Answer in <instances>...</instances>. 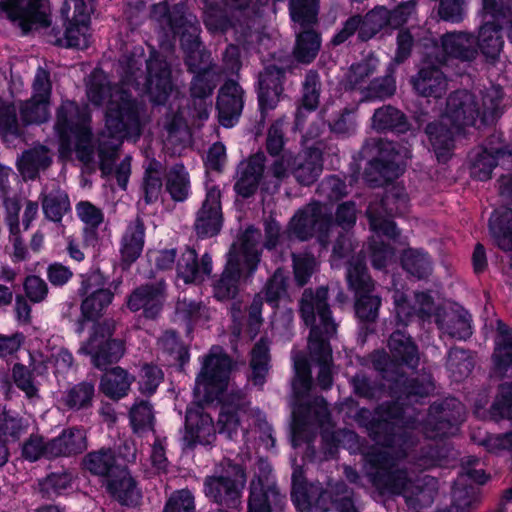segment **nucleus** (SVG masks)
<instances>
[{
	"mask_svg": "<svg viewBox=\"0 0 512 512\" xmlns=\"http://www.w3.org/2000/svg\"><path fill=\"white\" fill-rule=\"evenodd\" d=\"M434 388L429 374L423 375L421 379L397 376L390 388L396 400L379 405L367 426L369 436L385 448L400 447L399 456L407 457L409 449L415 445L409 429L414 427L416 421L412 416H406L404 406L420 402L421 399L428 397Z\"/></svg>",
	"mask_w": 512,
	"mask_h": 512,
	"instance_id": "1",
	"label": "nucleus"
},
{
	"mask_svg": "<svg viewBox=\"0 0 512 512\" xmlns=\"http://www.w3.org/2000/svg\"><path fill=\"white\" fill-rule=\"evenodd\" d=\"M328 299V288L318 287L315 291L307 288L299 300V313L304 324L310 328L307 350L310 360L319 366L317 384L323 390L332 387L333 365L330 341L337 334V324L332 317Z\"/></svg>",
	"mask_w": 512,
	"mask_h": 512,
	"instance_id": "2",
	"label": "nucleus"
},
{
	"mask_svg": "<svg viewBox=\"0 0 512 512\" xmlns=\"http://www.w3.org/2000/svg\"><path fill=\"white\" fill-rule=\"evenodd\" d=\"M400 447L394 449H374L364 457L369 465L367 475L371 483L381 492L403 495L406 503L414 509L430 506L434 498V490L414 485L405 468L398 466Z\"/></svg>",
	"mask_w": 512,
	"mask_h": 512,
	"instance_id": "3",
	"label": "nucleus"
},
{
	"mask_svg": "<svg viewBox=\"0 0 512 512\" xmlns=\"http://www.w3.org/2000/svg\"><path fill=\"white\" fill-rule=\"evenodd\" d=\"M295 376L292 381L294 402L292 408V435L293 445L298 441L310 442L316 428L329 422L330 412L323 397H317L311 402L303 399L309 394L312 387V375L308 359L302 352L292 355Z\"/></svg>",
	"mask_w": 512,
	"mask_h": 512,
	"instance_id": "4",
	"label": "nucleus"
},
{
	"mask_svg": "<svg viewBox=\"0 0 512 512\" xmlns=\"http://www.w3.org/2000/svg\"><path fill=\"white\" fill-rule=\"evenodd\" d=\"M82 467L90 474L104 479L107 492L121 505L137 506L142 498L135 479L126 465L118 461L115 451L102 447L82 458Z\"/></svg>",
	"mask_w": 512,
	"mask_h": 512,
	"instance_id": "5",
	"label": "nucleus"
},
{
	"mask_svg": "<svg viewBox=\"0 0 512 512\" xmlns=\"http://www.w3.org/2000/svg\"><path fill=\"white\" fill-rule=\"evenodd\" d=\"M246 483L245 468L230 459H223L219 464V471L205 477L203 492L210 502L219 506L214 512L240 511Z\"/></svg>",
	"mask_w": 512,
	"mask_h": 512,
	"instance_id": "6",
	"label": "nucleus"
},
{
	"mask_svg": "<svg viewBox=\"0 0 512 512\" xmlns=\"http://www.w3.org/2000/svg\"><path fill=\"white\" fill-rule=\"evenodd\" d=\"M141 63L135 58L127 62L126 81L148 93L157 104H163L172 91L171 69L164 57L152 52L146 60V74L140 70Z\"/></svg>",
	"mask_w": 512,
	"mask_h": 512,
	"instance_id": "7",
	"label": "nucleus"
},
{
	"mask_svg": "<svg viewBox=\"0 0 512 512\" xmlns=\"http://www.w3.org/2000/svg\"><path fill=\"white\" fill-rule=\"evenodd\" d=\"M86 93L89 101L95 106H102L106 103L105 127H107V119L113 106L117 112V118L122 122H126L125 119L133 113L138 124H141L142 105L123 87L112 86L105 74L92 73Z\"/></svg>",
	"mask_w": 512,
	"mask_h": 512,
	"instance_id": "8",
	"label": "nucleus"
},
{
	"mask_svg": "<svg viewBox=\"0 0 512 512\" xmlns=\"http://www.w3.org/2000/svg\"><path fill=\"white\" fill-rule=\"evenodd\" d=\"M233 361L220 346H213L203 357L196 377L194 393L206 402L220 398L228 386Z\"/></svg>",
	"mask_w": 512,
	"mask_h": 512,
	"instance_id": "9",
	"label": "nucleus"
},
{
	"mask_svg": "<svg viewBox=\"0 0 512 512\" xmlns=\"http://www.w3.org/2000/svg\"><path fill=\"white\" fill-rule=\"evenodd\" d=\"M115 328L116 322L113 319L95 323L88 340L79 348V353L89 355L93 366L99 370H107L125 353L124 342L112 338Z\"/></svg>",
	"mask_w": 512,
	"mask_h": 512,
	"instance_id": "10",
	"label": "nucleus"
},
{
	"mask_svg": "<svg viewBox=\"0 0 512 512\" xmlns=\"http://www.w3.org/2000/svg\"><path fill=\"white\" fill-rule=\"evenodd\" d=\"M290 14L292 20L303 28L297 34L294 57L298 62L309 64L316 58L321 47L320 35L310 29L317 22L315 0H290Z\"/></svg>",
	"mask_w": 512,
	"mask_h": 512,
	"instance_id": "11",
	"label": "nucleus"
},
{
	"mask_svg": "<svg viewBox=\"0 0 512 512\" xmlns=\"http://www.w3.org/2000/svg\"><path fill=\"white\" fill-rule=\"evenodd\" d=\"M114 106L110 109L105 127L98 135V156L100 170L107 175L112 172L115 153L127 135L139 136L141 133V124H138L135 114H130L126 122L117 118Z\"/></svg>",
	"mask_w": 512,
	"mask_h": 512,
	"instance_id": "12",
	"label": "nucleus"
},
{
	"mask_svg": "<svg viewBox=\"0 0 512 512\" xmlns=\"http://www.w3.org/2000/svg\"><path fill=\"white\" fill-rule=\"evenodd\" d=\"M60 14L65 31L63 37H60V30L52 29L55 37L54 43L68 48H87L90 37V9L84 0H65Z\"/></svg>",
	"mask_w": 512,
	"mask_h": 512,
	"instance_id": "13",
	"label": "nucleus"
},
{
	"mask_svg": "<svg viewBox=\"0 0 512 512\" xmlns=\"http://www.w3.org/2000/svg\"><path fill=\"white\" fill-rule=\"evenodd\" d=\"M333 226L331 213L322 204L313 202L298 210L289 223V230L301 241L316 236L320 245L326 249Z\"/></svg>",
	"mask_w": 512,
	"mask_h": 512,
	"instance_id": "14",
	"label": "nucleus"
},
{
	"mask_svg": "<svg viewBox=\"0 0 512 512\" xmlns=\"http://www.w3.org/2000/svg\"><path fill=\"white\" fill-rule=\"evenodd\" d=\"M463 404L454 397L434 401L423 422V433L427 438L438 439L455 434L464 420Z\"/></svg>",
	"mask_w": 512,
	"mask_h": 512,
	"instance_id": "15",
	"label": "nucleus"
},
{
	"mask_svg": "<svg viewBox=\"0 0 512 512\" xmlns=\"http://www.w3.org/2000/svg\"><path fill=\"white\" fill-rule=\"evenodd\" d=\"M271 471L266 462H259L258 472L249 483L247 512H272L284 506L286 497L281 493Z\"/></svg>",
	"mask_w": 512,
	"mask_h": 512,
	"instance_id": "16",
	"label": "nucleus"
},
{
	"mask_svg": "<svg viewBox=\"0 0 512 512\" xmlns=\"http://www.w3.org/2000/svg\"><path fill=\"white\" fill-rule=\"evenodd\" d=\"M0 11L24 34L50 25L48 0H1Z\"/></svg>",
	"mask_w": 512,
	"mask_h": 512,
	"instance_id": "17",
	"label": "nucleus"
},
{
	"mask_svg": "<svg viewBox=\"0 0 512 512\" xmlns=\"http://www.w3.org/2000/svg\"><path fill=\"white\" fill-rule=\"evenodd\" d=\"M361 154L369 158L368 167L364 171L365 180L373 187L382 185L384 173L395 159L394 143L383 138L372 137L365 141Z\"/></svg>",
	"mask_w": 512,
	"mask_h": 512,
	"instance_id": "18",
	"label": "nucleus"
},
{
	"mask_svg": "<svg viewBox=\"0 0 512 512\" xmlns=\"http://www.w3.org/2000/svg\"><path fill=\"white\" fill-rule=\"evenodd\" d=\"M89 115L85 107H80L74 101H64L57 109L55 130L62 145L69 146L75 137L83 140L89 136L87 123Z\"/></svg>",
	"mask_w": 512,
	"mask_h": 512,
	"instance_id": "19",
	"label": "nucleus"
},
{
	"mask_svg": "<svg viewBox=\"0 0 512 512\" xmlns=\"http://www.w3.org/2000/svg\"><path fill=\"white\" fill-rule=\"evenodd\" d=\"M440 54L436 61L447 65L450 60L472 63L478 57L476 36L467 31H450L440 36Z\"/></svg>",
	"mask_w": 512,
	"mask_h": 512,
	"instance_id": "20",
	"label": "nucleus"
},
{
	"mask_svg": "<svg viewBox=\"0 0 512 512\" xmlns=\"http://www.w3.org/2000/svg\"><path fill=\"white\" fill-rule=\"evenodd\" d=\"M293 72L292 65L268 64L258 76V101L263 111L274 109L283 92L286 74Z\"/></svg>",
	"mask_w": 512,
	"mask_h": 512,
	"instance_id": "21",
	"label": "nucleus"
},
{
	"mask_svg": "<svg viewBox=\"0 0 512 512\" xmlns=\"http://www.w3.org/2000/svg\"><path fill=\"white\" fill-rule=\"evenodd\" d=\"M481 108L476 96L467 90L452 92L446 101L443 120H447L459 130L465 126H474L480 120Z\"/></svg>",
	"mask_w": 512,
	"mask_h": 512,
	"instance_id": "22",
	"label": "nucleus"
},
{
	"mask_svg": "<svg viewBox=\"0 0 512 512\" xmlns=\"http://www.w3.org/2000/svg\"><path fill=\"white\" fill-rule=\"evenodd\" d=\"M216 439V428L212 417L199 404L187 407L185 415V432L182 437L187 448H193L197 443L210 445Z\"/></svg>",
	"mask_w": 512,
	"mask_h": 512,
	"instance_id": "23",
	"label": "nucleus"
},
{
	"mask_svg": "<svg viewBox=\"0 0 512 512\" xmlns=\"http://www.w3.org/2000/svg\"><path fill=\"white\" fill-rule=\"evenodd\" d=\"M165 292L166 283L163 280L140 285L129 295L127 307L132 312L142 310L144 318L155 320L163 309Z\"/></svg>",
	"mask_w": 512,
	"mask_h": 512,
	"instance_id": "24",
	"label": "nucleus"
},
{
	"mask_svg": "<svg viewBox=\"0 0 512 512\" xmlns=\"http://www.w3.org/2000/svg\"><path fill=\"white\" fill-rule=\"evenodd\" d=\"M223 223L221 192L213 186L207 190L206 197L196 214L194 230L199 238L217 235Z\"/></svg>",
	"mask_w": 512,
	"mask_h": 512,
	"instance_id": "25",
	"label": "nucleus"
},
{
	"mask_svg": "<svg viewBox=\"0 0 512 512\" xmlns=\"http://www.w3.org/2000/svg\"><path fill=\"white\" fill-rule=\"evenodd\" d=\"M396 193L397 191H393L391 188L379 202L370 203L366 210L371 229L391 239H396L399 236L396 224L391 220V217L396 216Z\"/></svg>",
	"mask_w": 512,
	"mask_h": 512,
	"instance_id": "26",
	"label": "nucleus"
},
{
	"mask_svg": "<svg viewBox=\"0 0 512 512\" xmlns=\"http://www.w3.org/2000/svg\"><path fill=\"white\" fill-rule=\"evenodd\" d=\"M244 90L234 80H227L219 89L216 108L219 123L226 127H233L239 120L244 106Z\"/></svg>",
	"mask_w": 512,
	"mask_h": 512,
	"instance_id": "27",
	"label": "nucleus"
},
{
	"mask_svg": "<svg viewBox=\"0 0 512 512\" xmlns=\"http://www.w3.org/2000/svg\"><path fill=\"white\" fill-rule=\"evenodd\" d=\"M261 240V231L253 226L248 227L238 241L231 245L227 258L234 255L237 263L245 267L248 274H252L260 262Z\"/></svg>",
	"mask_w": 512,
	"mask_h": 512,
	"instance_id": "28",
	"label": "nucleus"
},
{
	"mask_svg": "<svg viewBox=\"0 0 512 512\" xmlns=\"http://www.w3.org/2000/svg\"><path fill=\"white\" fill-rule=\"evenodd\" d=\"M265 161V154L263 152H257L239 164V177L234 185V189L238 195L248 198L257 191L261 180L266 179V175L264 174L266 167Z\"/></svg>",
	"mask_w": 512,
	"mask_h": 512,
	"instance_id": "29",
	"label": "nucleus"
},
{
	"mask_svg": "<svg viewBox=\"0 0 512 512\" xmlns=\"http://www.w3.org/2000/svg\"><path fill=\"white\" fill-rule=\"evenodd\" d=\"M334 507L337 512H358L353 500V491L344 483H335L330 490L317 486L313 509L326 512Z\"/></svg>",
	"mask_w": 512,
	"mask_h": 512,
	"instance_id": "30",
	"label": "nucleus"
},
{
	"mask_svg": "<svg viewBox=\"0 0 512 512\" xmlns=\"http://www.w3.org/2000/svg\"><path fill=\"white\" fill-rule=\"evenodd\" d=\"M176 272L177 277L186 284L202 282L212 272V258L205 253L199 263L196 251L187 247L178 256Z\"/></svg>",
	"mask_w": 512,
	"mask_h": 512,
	"instance_id": "31",
	"label": "nucleus"
},
{
	"mask_svg": "<svg viewBox=\"0 0 512 512\" xmlns=\"http://www.w3.org/2000/svg\"><path fill=\"white\" fill-rule=\"evenodd\" d=\"M416 93L422 97L441 98L447 91L448 80L442 70L433 64H425L411 78Z\"/></svg>",
	"mask_w": 512,
	"mask_h": 512,
	"instance_id": "32",
	"label": "nucleus"
},
{
	"mask_svg": "<svg viewBox=\"0 0 512 512\" xmlns=\"http://www.w3.org/2000/svg\"><path fill=\"white\" fill-rule=\"evenodd\" d=\"M435 322L440 330L452 338L465 340L472 335L471 316L462 307L438 309Z\"/></svg>",
	"mask_w": 512,
	"mask_h": 512,
	"instance_id": "33",
	"label": "nucleus"
},
{
	"mask_svg": "<svg viewBox=\"0 0 512 512\" xmlns=\"http://www.w3.org/2000/svg\"><path fill=\"white\" fill-rule=\"evenodd\" d=\"M88 447L87 434L83 428L71 427L48 442V454L54 457H70L83 453Z\"/></svg>",
	"mask_w": 512,
	"mask_h": 512,
	"instance_id": "34",
	"label": "nucleus"
},
{
	"mask_svg": "<svg viewBox=\"0 0 512 512\" xmlns=\"http://www.w3.org/2000/svg\"><path fill=\"white\" fill-rule=\"evenodd\" d=\"M145 242V225L141 217L132 220L121 238V260L127 266L134 263L142 254Z\"/></svg>",
	"mask_w": 512,
	"mask_h": 512,
	"instance_id": "35",
	"label": "nucleus"
},
{
	"mask_svg": "<svg viewBox=\"0 0 512 512\" xmlns=\"http://www.w3.org/2000/svg\"><path fill=\"white\" fill-rule=\"evenodd\" d=\"M501 31L502 25L495 21H486L479 27L476 36L478 53L481 52L489 62L497 61L503 50L504 39Z\"/></svg>",
	"mask_w": 512,
	"mask_h": 512,
	"instance_id": "36",
	"label": "nucleus"
},
{
	"mask_svg": "<svg viewBox=\"0 0 512 512\" xmlns=\"http://www.w3.org/2000/svg\"><path fill=\"white\" fill-rule=\"evenodd\" d=\"M388 348L395 361L410 369H416L418 367L420 362L418 347L411 336L404 331L397 329L390 335Z\"/></svg>",
	"mask_w": 512,
	"mask_h": 512,
	"instance_id": "37",
	"label": "nucleus"
},
{
	"mask_svg": "<svg viewBox=\"0 0 512 512\" xmlns=\"http://www.w3.org/2000/svg\"><path fill=\"white\" fill-rule=\"evenodd\" d=\"M447 120L428 123L425 133L433 147L435 155L439 162H446L454 147V127H448Z\"/></svg>",
	"mask_w": 512,
	"mask_h": 512,
	"instance_id": "38",
	"label": "nucleus"
},
{
	"mask_svg": "<svg viewBox=\"0 0 512 512\" xmlns=\"http://www.w3.org/2000/svg\"><path fill=\"white\" fill-rule=\"evenodd\" d=\"M227 258L226 265L213 284L214 296L221 301L234 299L239 292V283L245 267L239 265L234 255Z\"/></svg>",
	"mask_w": 512,
	"mask_h": 512,
	"instance_id": "39",
	"label": "nucleus"
},
{
	"mask_svg": "<svg viewBox=\"0 0 512 512\" xmlns=\"http://www.w3.org/2000/svg\"><path fill=\"white\" fill-rule=\"evenodd\" d=\"M270 341L261 337L250 352L249 367L251 370L248 379L260 389L264 386L270 370Z\"/></svg>",
	"mask_w": 512,
	"mask_h": 512,
	"instance_id": "40",
	"label": "nucleus"
},
{
	"mask_svg": "<svg viewBox=\"0 0 512 512\" xmlns=\"http://www.w3.org/2000/svg\"><path fill=\"white\" fill-rule=\"evenodd\" d=\"M95 395V381L86 379L67 388L60 403L69 411H83L93 406Z\"/></svg>",
	"mask_w": 512,
	"mask_h": 512,
	"instance_id": "41",
	"label": "nucleus"
},
{
	"mask_svg": "<svg viewBox=\"0 0 512 512\" xmlns=\"http://www.w3.org/2000/svg\"><path fill=\"white\" fill-rule=\"evenodd\" d=\"M105 371L100 379V391L112 400H119L128 395L135 377L120 366Z\"/></svg>",
	"mask_w": 512,
	"mask_h": 512,
	"instance_id": "42",
	"label": "nucleus"
},
{
	"mask_svg": "<svg viewBox=\"0 0 512 512\" xmlns=\"http://www.w3.org/2000/svg\"><path fill=\"white\" fill-rule=\"evenodd\" d=\"M489 230L500 249L512 251V210L509 207L494 210L489 219Z\"/></svg>",
	"mask_w": 512,
	"mask_h": 512,
	"instance_id": "43",
	"label": "nucleus"
},
{
	"mask_svg": "<svg viewBox=\"0 0 512 512\" xmlns=\"http://www.w3.org/2000/svg\"><path fill=\"white\" fill-rule=\"evenodd\" d=\"M42 210L45 217L53 222H61L65 214L71 210L68 194L59 187H45L40 194Z\"/></svg>",
	"mask_w": 512,
	"mask_h": 512,
	"instance_id": "44",
	"label": "nucleus"
},
{
	"mask_svg": "<svg viewBox=\"0 0 512 512\" xmlns=\"http://www.w3.org/2000/svg\"><path fill=\"white\" fill-rule=\"evenodd\" d=\"M372 127L377 131H393L406 133L410 124L406 115L391 105H384L375 110L372 116Z\"/></svg>",
	"mask_w": 512,
	"mask_h": 512,
	"instance_id": "45",
	"label": "nucleus"
},
{
	"mask_svg": "<svg viewBox=\"0 0 512 512\" xmlns=\"http://www.w3.org/2000/svg\"><path fill=\"white\" fill-rule=\"evenodd\" d=\"M51 162L50 150L44 145H36L22 153L18 168L29 179H35L38 172L48 168Z\"/></svg>",
	"mask_w": 512,
	"mask_h": 512,
	"instance_id": "46",
	"label": "nucleus"
},
{
	"mask_svg": "<svg viewBox=\"0 0 512 512\" xmlns=\"http://www.w3.org/2000/svg\"><path fill=\"white\" fill-rule=\"evenodd\" d=\"M159 350L165 354L169 364L183 367L189 361L188 348L180 341L174 330H166L157 341Z\"/></svg>",
	"mask_w": 512,
	"mask_h": 512,
	"instance_id": "47",
	"label": "nucleus"
},
{
	"mask_svg": "<svg viewBox=\"0 0 512 512\" xmlns=\"http://www.w3.org/2000/svg\"><path fill=\"white\" fill-rule=\"evenodd\" d=\"M346 278L349 288L354 291L355 295L374 290V282L368 273L363 257L357 256L349 261Z\"/></svg>",
	"mask_w": 512,
	"mask_h": 512,
	"instance_id": "48",
	"label": "nucleus"
},
{
	"mask_svg": "<svg viewBox=\"0 0 512 512\" xmlns=\"http://www.w3.org/2000/svg\"><path fill=\"white\" fill-rule=\"evenodd\" d=\"M76 213L79 219L86 225L83 230L84 241L92 244L97 239V228L104 221L102 210L89 201H80L76 204Z\"/></svg>",
	"mask_w": 512,
	"mask_h": 512,
	"instance_id": "49",
	"label": "nucleus"
},
{
	"mask_svg": "<svg viewBox=\"0 0 512 512\" xmlns=\"http://www.w3.org/2000/svg\"><path fill=\"white\" fill-rule=\"evenodd\" d=\"M322 166L319 161L308 154L294 155L291 173L301 185H311L319 177Z\"/></svg>",
	"mask_w": 512,
	"mask_h": 512,
	"instance_id": "50",
	"label": "nucleus"
},
{
	"mask_svg": "<svg viewBox=\"0 0 512 512\" xmlns=\"http://www.w3.org/2000/svg\"><path fill=\"white\" fill-rule=\"evenodd\" d=\"M166 190L171 198L183 202L189 194V174L181 163L173 165L166 174Z\"/></svg>",
	"mask_w": 512,
	"mask_h": 512,
	"instance_id": "51",
	"label": "nucleus"
},
{
	"mask_svg": "<svg viewBox=\"0 0 512 512\" xmlns=\"http://www.w3.org/2000/svg\"><path fill=\"white\" fill-rule=\"evenodd\" d=\"M385 28H389L387 8L385 6H376L364 16H361V29L357 34L358 39L366 42Z\"/></svg>",
	"mask_w": 512,
	"mask_h": 512,
	"instance_id": "52",
	"label": "nucleus"
},
{
	"mask_svg": "<svg viewBox=\"0 0 512 512\" xmlns=\"http://www.w3.org/2000/svg\"><path fill=\"white\" fill-rule=\"evenodd\" d=\"M28 423L18 414L4 410L0 413V443L17 442L27 433Z\"/></svg>",
	"mask_w": 512,
	"mask_h": 512,
	"instance_id": "53",
	"label": "nucleus"
},
{
	"mask_svg": "<svg viewBox=\"0 0 512 512\" xmlns=\"http://www.w3.org/2000/svg\"><path fill=\"white\" fill-rule=\"evenodd\" d=\"M162 173V164L155 159L151 160L145 169L142 180V190L146 204L155 203L159 199L163 186Z\"/></svg>",
	"mask_w": 512,
	"mask_h": 512,
	"instance_id": "54",
	"label": "nucleus"
},
{
	"mask_svg": "<svg viewBox=\"0 0 512 512\" xmlns=\"http://www.w3.org/2000/svg\"><path fill=\"white\" fill-rule=\"evenodd\" d=\"M113 298L114 294L109 288L82 297L80 308L83 318L87 320L98 319L112 303Z\"/></svg>",
	"mask_w": 512,
	"mask_h": 512,
	"instance_id": "55",
	"label": "nucleus"
},
{
	"mask_svg": "<svg viewBox=\"0 0 512 512\" xmlns=\"http://www.w3.org/2000/svg\"><path fill=\"white\" fill-rule=\"evenodd\" d=\"M401 264L407 273L417 279L426 278L432 270L428 254L415 249H407L403 252Z\"/></svg>",
	"mask_w": 512,
	"mask_h": 512,
	"instance_id": "56",
	"label": "nucleus"
},
{
	"mask_svg": "<svg viewBox=\"0 0 512 512\" xmlns=\"http://www.w3.org/2000/svg\"><path fill=\"white\" fill-rule=\"evenodd\" d=\"M322 82L317 70L309 69L301 83V96L297 100L309 109H317L320 104Z\"/></svg>",
	"mask_w": 512,
	"mask_h": 512,
	"instance_id": "57",
	"label": "nucleus"
},
{
	"mask_svg": "<svg viewBox=\"0 0 512 512\" xmlns=\"http://www.w3.org/2000/svg\"><path fill=\"white\" fill-rule=\"evenodd\" d=\"M503 92L500 86H491L482 94V106L480 122L482 124H491L502 114Z\"/></svg>",
	"mask_w": 512,
	"mask_h": 512,
	"instance_id": "58",
	"label": "nucleus"
},
{
	"mask_svg": "<svg viewBox=\"0 0 512 512\" xmlns=\"http://www.w3.org/2000/svg\"><path fill=\"white\" fill-rule=\"evenodd\" d=\"M73 474L68 470H61L48 474L39 481V492L43 498L52 499L71 487Z\"/></svg>",
	"mask_w": 512,
	"mask_h": 512,
	"instance_id": "59",
	"label": "nucleus"
},
{
	"mask_svg": "<svg viewBox=\"0 0 512 512\" xmlns=\"http://www.w3.org/2000/svg\"><path fill=\"white\" fill-rule=\"evenodd\" d=\"M381 298L372 292H364L355 295V315L363 323H373L379 315Z\"/></svg>",
	"mask_w": 512,
	"mask_h": 512,
	"instance_id": "60",
	"label": "nucleus"
},
{
	"mask_svg": "<svg viewBox=\"0 0 512 512\" xmlns=\"http://www.w3.org/2000/svg\"><path fill=\"white\" fill-rule=\"evenodd\" d=\"M129 418L135 432L153 429L155 416L152 404L148 400H136L130 408Z\"/></svg>",
	"mask_w": 512,
	"mask_h": 512,
	"instance_id": "61",
	"label": "nucleus"
},
{
	"mask_svg": "<svg viewBox=\"0 0 512 512\" xmlns=\"http://www.w3.org/2000/svg\"><path fill=\"white\" fill-rule=\"evenodd\" d=\"M12 379L16 387L28 399H39V382L35 380L33 371L22 363H15L12 368Z\"/></svg>",
	"mask_w": 512,
	"mask_h": 512,
	"instance_id": "62",
	"label": "nucleus"
},
{
	"mask_svg": "<svg viewBox=\"0 0 512 512\" xmlns=\"http://www.w3.org/2000/svg\"><path fill=\"white\" fill-rule=\"evenodd\" d=\"M294 281L298 287H303L317 271L318 263L310 253H292Z\"/></svg>",
	"mask_w": 512,
	"mask_h": 512,
	"instance_id": "63",
	"label": "nucleus"
},
{
	"mask_svg": "<svg viewBox=\"0 0 512 512\" xmlns=\"http://www.w3.org/2000/svg\"><path fill=\"white\" fill-rule=\"evenodd\" d=\"M465 477H457L452 491V504L462 512H468L477 501L478 488L471 483H465Z\"/></svg>",
	"mask_w": 512,
	"mask_h": 512,
	"instance_id": "64",
	"label": "nucleus"
}]
</instances>
